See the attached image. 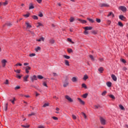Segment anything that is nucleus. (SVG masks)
Listing matches in <instances>:
<instances>
[{
    "instance_id": "f257e3e1",
    "label": "nucleus",
    "mask_w": 128,
    "mask_h": 128,
    "mask_svg": "<svg viewBox=\"0 0 128 128\" xmlns=\"http://www.w3.org/2000/svg\"><path fill=\"white\" fill-rule=\"evenodd\" d=\"M68 77H66V80L64 82V84H63L64 88H66V86H68L69 83H68Z\"/></svg>"
},
{
    "instance_id": "f03ea898",
    "label": "nucleus",
    "mask_w": 128,
    "mask_h": 128,
    "mask_svg": "<svg viewBox=\"0 0 128 128\" xmlns=\"http://www.w3.org/2000/svg\"><path fill=\"white\" fill-rule=\"evenodd\" d=\"M119 10H122L123 12H126V8L124 6H120L118 8Z\"/></svg>"
},
{
    "instance_id": "7ed1b4c3",
    "label": "nucleus",
    "mask_w": 128,
    "mask_h": 128,
    "mask_svg": "<svg viewBox=\"0 0 128 128\" xmlns=\"http://www.w3.org/2000/svg\"><path fill=\"white\" fill-rule=\"evenodd\" d=\"M65 98H66V100H68L69 102H74V100H72V98H70L68 96H66Z\"/></svg>"
},
{
    "instance_id": "20e7f679",
    "label": "nucleus",
    "mask_w": 128,
    "mask_h": 128,
    "mask_svg": "<svg viewBox=\"0 0 128 128\" xmlns=\"http://www.w3.org/2000/svg\"><path fill=\"white\" fill-rule=\"evenodd\" d=\"M100 8H108V6H110V5L106 3H103L100 4Z\"/></svg>"
},
{
    "instance_id": "39448f33",
    "label": "nucleus",
    "mask_w": 128,
    "mask_h": 128,
    "mask_svg": "<svg viewBox=\"0 0 128 128\" xmlns=\"http://www.w3.org/2000/svg\"><path fill=\"white\" fill-rule=\"evenodd\" d=\"M100 122L101 124H102L103 126L106 124V120L102 117L100 118Z\"/></svg>"
},
{
    "instance_id": "423d86ee",
    "label": "nucleus",
    "mask_w": 128,
    "mask_h": 128,
    "mask_svg": "<svg viewBox=\"0 0 128 128\" xmlns=\"http://www.w3.org/2000/svg\"><path fill=\"white\" fill-rule=\"evenodd\" d=\"M1 62L2 64V66H3V68H4V66H6V62H8L6 61V60L4 59L1 61Z\"/></svg>"
},
{
    "instance_id": "0eeeda50",
    "label": "nucleus",
    "mask_w": 128,
    "mask_h": 128,
    "mask_svg": "<svg viewBox=\"0 0 128 128\" xmlns=\"http://www.w3.org/2000/svg\"><path fill=\"white\" fill-rule=\"evenodd\" d=\"M30 78L32 82H34V80H38V78H36V75H34L30 77Z\"/></svg>"
},
{
    "instance_id": "6e6552de",
    "label": "nucleus",
    "mask_w": 128,
    "mask_h": 128,
    "mask_svg": "<svg viewBox=\"0 0 128 128\" xmlns=\"http://www.w3.org/2000/svg\"><path fill=\"white\" fill-rule=\"evenodd\" d=\"M30 66H27L26 67V74H28V72H30V71L28 70H30Z\"/></svg>"
},
{
    "instance_id": "1a4fd4ad",
    "label": "nucleus",
    "mask_w": 128,
    "mask_h": 128,
    "mask_svg": "<svg viewBox=\"0 0 128 128\" xmlns=\"http://www.w3.org/2000/svg\"><path fill=\"white\" fill-rule=\"evenodd\" d=\"M120 20H126V17L124 16V15H120L119 16Z\"/></svg>"
},
{
    "instance_id": "9d476101",
    "label": "nucleus",
    "mask_w": 128,
    "mask_h": 128,
    "mask_svg": "<svg viewBox=\"0 0 128 128\" xmlns=\"http://www.w3.org/2000/svg\"><path fill=\"white\" fill-rule=\"evenodd\" d=\"M84 30H92V26H86L84 28Z\"/></svg>"
},
{
    "instance_id": "9b49d317",
    "label": "nucleus",
    "mask_w": 128,
    "mask_h": 128,
    "mask_svg": "<svg viewBox=\"0 0 128 128\" xmlns=\"http://www.w3.org/2000/svg\"><path fill=\"white\" fill-rule=\"evenodd\" d=\"M30 78V76L26 75L24 77V82H28V78Z\"/></svg>"
},
{
    "instance_id": "f8f14e48",
    "label": "nucleus",
    "mask_w": 128,
    "mask_h": 128,
    "mask_svg": "<svg viewBox=\"0 0 128 128\" xmlns=\"http://www.w3.org/2000/svg\"><path fill=\"white\" fill-rule=\"evenodd\" d=\"M26 26L27 28H32V25L28 23V22H26Z\"/></svg>"
},
{
    "instance_id": "ddd939ff",
    "label": "nucleus",
    "mask_w": 128,
    "mask_h": 128,
    "mask_svg": "<svg viewBox=\"0 0 128 128\" xmlns=\"http://www.w3.org/2000/svg\"><path fill=\"white\" fill-rule=\"evenodd\" d=\"M33 8H34V6L32 3H30L29 4V10H32Z\"/></svg>"
},
{
    "instance_id": "4468645a",
    "label": "nucleus",
    "mask_w": 128,
    "mask_h": 128,
    "mask_svg": "<svg viewBox=\"0 0 128 128\" xmlns=\"http://www.w3.org/2000/svg\"><path fill=\"white\" fill-rule=\"evenodd\" d=\"M72 80L73 82H78V78L73 77L72 79Z\"/></svg>"
},
{
    "instance_id": "2eb2a0df",
    "label": "nucleus",
    "mask_w": 128,
    "mask_h": 128,
    "mask_svg": "<svg viewBox=\"0 0 128 128\" xmlns=\"http://www.w3.org/2000/svg\"><path fill=\"white\" fill-rule=\"evenodd\" d=\"M78 20L80 22H82V24H86V20H82L81 19H78Z\"/></svg>"
},
{
    "instance_id": "dca6fc26",
    "label": "nucleus",
    "mask_w": 128,
    "mask_h": 128,
    "mask_svg": "<svg viewBox=\"0 0 128 128\" xmlns=\"http://www.w3.org/2000/svg\"><path fill=\"white\" fill-rule=\"evenodd\" d=\"M64 64L66 66H70V62H68V60H64Z\"/></svg>"
},
{
    "instance_id": "f3484780",
    "label": "nucleus",
    "mask_w": 128,
    "mask_h": 128,
    "mask_svg": "<svg viewBox=\"0 0 128 128\" xmlns=\"http://www.w3.org/2000/svg\"><path fill=\"white\" fill-rule=\"evenodd\" d=\"M78 100L80 102V104H84V102L82 100V99L80 98H78Z\"/></svg>"
},
{
    "instance_id": "a211bd4d",
    "label": "nucleus",
    "mask_w": 128,
    "mask_h": 128,
    "mask_svg": "<svg viewBox=\"0 0 128 128\" xmlns=\"http://www.w3.org/2000/svg\"><path fill=\"white\" fill-rule=\"evenodd\" d=\"M78 100L80 102V104H84V102L82 100V99L80 98H78Z\"/></svg>"
},
{
    "instance_id": "6ab92c4d",
    "label": "nucleus",
    "mask_w": 128,
    "mask_h": 128,
    "mask_svg": "<svg viewBox=\"0 0 128 128\" xmlns=\"http://www.w3.org/2000/svg\"><path fill=\"white\" fill-rule=\"evenodd\" d=\"M37 42H44V37L40 38L39 39L36 40Z\"/></svg>"
},
{
    "instance_id": "aec40b11",
    "label": "nucleus",
    "mask_w": 128,
    "mask_h": 128,
    "mask_svg": "<svg viewBox=\"0 0 128 128\" xmlns=\"http://www.w3.org/2000/svg\"><path fill=\"white\" fill-rule=\"evenodd\" d=\"M94 106L95 110H98V108H100V104L94 105Z\"/></svg>"
},
{
    "instance_id": "412c9836",
    "label": "nucleus",
    "mask_w": 128,
    "mask_h": 128,
    "mask_svg": "<svg viewBox=\"0 0 128 128\" xmlns=\"http://www.w3.org/2000/svg\"><path fill=\"white\" fill-rule=\"evenodd\" d=\"M98 72L102 74V72H104V68L102 67H100L98 69Z\"/></svg>"
},
{
    "instance_id": "4be33fe9",
    "label": "nucleus",
    "mask_w": 128,
    "mask_h": 128,
    "mask_svg": "<svg viewBox=\"0 0 128 128\" xmlns=\"http://www.w3.org/2000/svg\"><path fill=\"white\" fill-rule=\"evenodd\" d=\"M49 42L50 44H54V39H52V38L50 39L49 40Z\"/></svg>"
},
{
    "instance_id": "5701e85b",
    "label": "nucleus",
    "mask_w": 128,
    "mask_h": 128,
    "mask_svg": "<svg viewBox=\"0 0 128 128\" xmlns=\"http://www.w3.org/2000/svg\"><path fill=\"white\" fill-rule=\"evenodd\" d=\"M6 25L8 26H12V24L10 22H7L6 24Z\"/></svg>"
},
{
    "instance_id": "b1692460",
    "label": "nucleus",
    "mask_w": 128,
    "mask_h": 128,
    "mask_svg": "<svg viewBox=\"0 0 128 128\" xmlns=\"http://www.w3.org/2000/svg\"><path fill=\"white\" fill-rule=\"evenodd\" d=\"M63 58H66V60H70V56L66 55H63Z\"/></svg>"
},
{
    "instance_id": "393cba45",
    "label": "nucleus",
    "mask_w": 128,
    "mask_h": 128,
    "mask_svg": "<svg viewBox=\"0 0 128 128\" xmlns=\"http://www.w3.org/2000/svg\"><path fill=\"white\" fill-rule=\"evenodd\" d=\"M106 86L108 88H110V86H112V82H106Z\"/></svg>"
},
{
    "instance_id": "a878e982",
    "label": "nucleus",
    "mask_w": 128,
    "mask_h": 128,
    "mask_svg": "<svg viewBox=\"0 0 128 128\" xmlns=\"http://www.w3.org/2000/svg\"><path fill=\"white\" fill-rule=\"evenodd\" d=\"M88 93H86L82 96V97L84 98H88Z\"/></svg>"
},
{
    "instance_id": "bb28decb",
    "label": "nucleus",
    "mask_w": 128,
    "mask_h": 128,
    "mask_svg": "<svg viewBox=\"0 0 128 128\" xmlns=\"http://www.w3.org/2000/svg\"><path fill=\"white\" fill-rule=\"evenodd\" d=\"M112 80H114V82H116V80H118L116 76L114 74H112Z\"/></svg>"
},
{
    "instance_id": "cd10ccee",
    "label": "nucleus",
    "mask_w": 128,
    "mask_h": 128,
    "mask_svg": "<svg viewBox=\"0 0 128 128\" xmlns=\"http://www.w3.org/2000/svg\"><path fill=\"white\" fill-rule=\"evenodd\" d=\"M88 75L85 74L83 78V80H88Z\"/></svg>"
},
{
    "instance_id": "c85d7f7f",
    "label": "nucleus",
    "mask_w": 128,
    "mask_h": 128,
    "mask_svg": "<svg viewBox=\"0 0 128 128\" xmlns=\"http://www.w3.org/2000/svg\"><path fill=\"white\" fill-rule=\"evenodd\" d=\"M118 26H120L121 28H122V26H124V24H122V23L120 22H118Z\"/></svg>"
},
{
    "instance_id": "c756f323",
    "label": "nucleus",
    "mask_w": 128,
    "mask_h": 128,
    "mask_svg": "<svg viewBox=\"0 0 128 128\" xmlns=\"http://www.w3.org/2000/svg\"><path fill=\"white\" fill-rule=\"evenodd\" d=\"M70 22H74V18L73 17H70Z\"/></svg>"
},
{
    "instance_id": "7c9ffc66",
    "label": "nucleus",
    "mask_w": 128,
    "mask_h": 128,
    "mask_svg": "<svg viewBox=\"0 0 128 128\" xmlns=\"http://www.w3.org/2000/svg\"><path fill=\"white\" fill-rule=\"evenodd\" d=\"M50 106L49 103H46L43 105L42 107L43 108H46V106Z\"/></svg>"
},
{
    "instance_id": "2f4dec72",
    "label": "nucleus",
    "mask_w": 128,
    "mask_h": 128,
    "mask_svg": "<svg viewBox=\"0 0 128 128\" xmlns=\"http://www.w3.org/2000/svg\"><path fill=\"white\" fill-rule=\"evenodd\" d=\"M8 104L7 103V104H6L5 108H4V110L5 112H6V110H8Z\"/></svg>"
},
{
    "instance_id": "473e14b6",
    "label": "nucleus",
    "mask_w": 128,
    "mask_h": 128,
    "mask_svg": "<svg viewBox=\"0 0 128 128\" xmlns=\"http://www.w3.org/2000/svg\"><path fill=\"white\" fill-rule=\"evenodd\" d=\"M88 20L90 22H94V21L92 20V18H87Z\"/></svg>"
},
{
    "instance_id": "72a5a7b5",
    "label": "nucleus",
    "mask_w": 128,
    "mask_h": 128,
    "mask_svg": "<svg viewBox=\"0 0 128 128\" xmlns=\"http://www.w3.org/2000/svg\"><path fill=\"white\" fill-rule=\"evenodd\" d=\"M82 116H83L84 118L86 119V115L84 112H82Z\"/></svg>"
},
{
    "instance_id": "f704fd0d",
    "label": "nucleus",
    "mask_w": 128,
    "mask_h": 128,
    "mask_svg": "<svg viewBox=\"0 0 128 128\" xmlns=\"http://www.w3.org/2000/svg\"><path fill=\"white\" fill-rule=\"evenodd\" d=\"M89 58L92 60H94V56L92 55H90Z\"/></svg>"
},
{
    "instance_id": "c9c22d12",
    "label": "nucleus",
    "mask_w": 128,
    "mask_h": 128,
    "mask_svg": "<svg viewBox=\"0 0 128 128\" xmlns=\"http://www.w3.org/2000/svg\"><path fill=\"white\" fill-rule=\"evenodd\" d=\"M82 88H88V87L86 86V84H82Z\"/></svg>"
},
{
    "instance_id": "e433bc0d",
    "label": "nucleus",
    "mask_w": 128,
    "mask_h": 128,
    "mask_svg": "<svg viewBox=\"0 0 128 128\" xmlns=\"http://www.w3.org/2000/svg\"><path fill=\"white\" fill-rule=\"evenodd\" d=\"M38 78L39 80H42V78H44V76H42V75H39V76H38Z\"/></svg>"
},
{
    "instance_id": "4c0bfd02",
    "label": "nucleus",
    "mask_w": 128,
    "mask_h": 128,
    "mask_svg": "<svg viewBox=\"0 0 128 128\" xmlns=\"http://www.w3.org/2000/svg\"><path fill=\"white\" fill-rule=\"evenodd\" d=\"M36 52H38V50H40V47L38 46L35 48Z\"/></svg>"
},
{
    "instance_id": "58836bf2",
    "label": "nucleus",
    "mask_w": 128,
    "mask_h": 128,
    "mask_svg": "<svg viewBox=\"0 0 128 128\" xmlns=\"http://www.w3.org/2000/svg\"><path fill=\"white\" fill-rule=\"evenodd\" d=\"M120 62H122L124 64L126 63V61L124 59H123V58L120 59Z\"/></svg>"
},
{
    "instance_id": "ea45409f",
    "label": "nucleus",
    "mask_w": 128,
    "mask_h": 128,
    "mask_svg": "<svg viewBox=\"0 0 128 128\" xmlns=\"http://www.w3.org/2000/svg\"><path fill=\"white\" fill-rule=\"evenodd\" d=\"M38 26H36V28H40V26H42V24L40 22L38 23Z\"/></svg>"
},
{
    "instance_id": "a19ab883",
    "label": "nucleus",
    "mask_w": 128,
    "mask_h": 128,
    "mask_svg": "<svg viewBox=\"0 0 128 128\" xmlns=\"http://www.w3.org/2000/svg\"><path fill=\"white\" fill-rule=\"evenodd\" d=\"M32 18H34V20H38V16H32Z\"/></svg>"
},
{
    "instance_id": "79ce46f5",
    "label": "nucleus",
    "mask_w": 128,
    "mask_h": 128,
    "mask_svg": "<svg viewBox=\"0 0 128 128\" xmlns=\"http://www.w3.org/2000/svg\"><path fill=\"white\" fill-rule=\"evenodd\" d=\"M68 52H69V54H70V52H72V48H68Z\"/></svg>"
},
{
    "instance_id": "37998d69",
    "label": "nucleus",
    "mask_w": 128,
    "mask_h": 128,
    "mask_svg": "<svg viewBox=\"0 0 128 128\" xmlns=\"http://www.w3.org/2000/svg\"><path fill=\"white\" fill-rule=\"evenodd\" d=\"M22 128H30V125H22Z\"/></svg>"
},
{
    "instance_id": "c03bdc74",
    "label": "nucleus",
    "mask_w": 128,
    "mask_h": 128,
    "mask_svg": "<svg viewBox=\"0 0 128 128\" xmlns=\"http://www.w3.org/2000/svg\"><path fill=\"white\" fill-rule=\"evenodd\" d=\"M29 56H30L31 58L32 56H36V54L32 53L29 54Z\"/></svg>"
},
{
    "instance_id": "a18cd8bd",
    "label": "nucleus",
    "mask_w": 128,
    "mask_h": 128,
    "mask_svg": "<svg viewBox=\"0 0 128 128\" xmlns=\"http://www.w3.org/2000/svg\"><path fill=\"white\" fill-rule=\"evenodd\" d=\"M14 72L17 74H20V70H14Z\"/></svg>"
},
{
    "instance_id": "49530a36",
    "label": "nucleus",
    "mask_w": 128,
    "mask_h": 128,
    "mask_svg": "<svg viewBox=\"0 0 128 128\" xmlns=\"http://www.w3.org/2000/svg\"><path fill=\"white\" fill-rule=\"evenodd\" d=\"M106 91H104L102 94V96H106Z\"/></svg>"
},
{
    "instance_id": "de8ad7c7",
    "label": "nucleus",
    "mask_w": 128,
    "mask_h": 128,
    "mask_svg": "<svg viewBox=\"0 0 128 128\" xmlns=\"http://www.w3.org/2000/svg\"><path fill=\"white\" fill-rule=\"evenodd\" d=\"M35 114H36V113L32 112L30 114H28V116H34Z\"/></svg>"
},
{
    "instance_id": "09e8293b",
    "label": "nucleus",
    "mask_w": 128,
    "mask_h": 128,
    "mask_svg": "<svg viewBox=\"0 0 128 128\" xmlns=\"http://www.w3.org/2000/svg\"><path fill=\"white\" fill-rule=\"evenodd\" d=\"M24 18H28V16H30V13H28V14L24 15Z\"/></svg>"
},
{
    "instance_id": "8fccbe9b",
    "label": "nucleus",
    "mask_w": 128,
    "mask_h": 128,
    "mask_svg": "<svg viewBox=\"0 0 128 128\" xmlns=\"http://www.w3.org/2000/svg\"><path fill=\"white\" fill-rule=\"evenodd\" d=\"M84 34H88V30H84Z\"/></svg>"
},
{
    "instance_id": "3c124183",
    "label": "nucleus",
    "mask_w": 128,
    "mask_h": 128,
    "mask_svg": "<svg viewBox=\"0 0 128 128\" xmlns=\"http://www.w3.org/2000/svg\"><path fill=\"white\" fill-rule=\"evenodd\" d=\"M38 16H40V18H42V16H44V15L42 14V13L40 12L38 14Z\"/></svg>"
},
{
    "instance_id": "603ef678",
    "label": "nucleus",
    "mask_w": 128,
    "mask_h": 128,
    "mask_svg": "<svg viewBox=\"0 0 128 128\" xmlns=\"http://www.w3.org/2000/svg\"><path fill=\"white\" fill-rule=\"evenodd\" d=\"M52 118L53 120H58V118L56 116H52Z\"/></svg>"
},
{
    "instance_id": "864d4df0",
    "label": "nucleus",
    "mask_w": 128,
    "mask_h": 128,
    "mask_svg": "<svg viewBox=\"0 0 128 128\" xmlns=\"http://www.w3.org/2000/svg\"><path fill=\"white\" fill-rule=\"evenodd\" d=\"M14 100H16V98H14L13 100H12V102L13 104H14Z\"/></svg>"
},
{
    "instance_id": "5fc2aeb1",
    "label": "nucleus",
    "mask_w": 128,
    "mask_h": 128,
    "mask_svg": "<svg viewBox=\"0 0 128 128\" xmlns=\"http://www.w3.org/2000/svg\"><path fill=\"white\" fill-rule=\"evenodd\" d=\"M96 22L100 24V19L96 18Z\"/></svg>"
},
{
    "instance_id": "6e6d98bb",
    "label": "nucleus",
    "mask_w": 128,
    "mask_h": 128,
    "mask_svg": "<svg viewBox=\"0 0 128 128\" xmlns=\"http://www.w3.org/2000/svg\"><path fill=\"white\" fill-rule=\"evenodd\" d=\"M5 84H8V80H6V82H4Z\"/></svg>"
},
{
    "instance_id": "4d7b16f0",
    "label": "nucleus",
    "mask_w": 128,
    "mask_h": 128,
    "mask_svg": "<svg viewBox=\"0 0 128 128\" xmlns=\"http://www.w3.org/2000/svg\"><path fill=\"white\" fill-rule=\"evenodd\" d=\"M120 109L122 110H124V106H122V105H120Z\"/></svg>"
},
{
    "instance_id": "13d9d810",
    "label": "nucleus",
    "mask_w": 128,
    "mask_h": 128,
    "mask_svg": "<svg viewBox=\"0 0 128 128\" xmlns=\"http://www.w3.org/2000/svg\"><path fill=\"white\" fill-rule=\"evenodd\" d=\"M3 6H6L8 4V1H6V2H4L2 3Z\"/></svg>"
},
{
    "instance_id": "bf43d9fd",
    "label": "nucleus",
    "mask_w": 128,
    "mask_h": 128,
    "mask_svg": "<svg viewBox=\"0 0 128 128\" xmlns=\"http://www.w3.org/2000/svg\"><path fill=\"white\" fill-rule=\"evenodd\" d=\"M28 32L32 34V36H34V32L30 30H28Z\"/></svg>"
},
{
    "instance_id": "052dcab7",
    "label": "nucleus",
    "mask_w": 128,
    "mask_h": 128,
    "mask_svg": "<svg viewBox=\"0 0 128 128\" xmlns=\"http://www.w3.org/2000/svg\"><path fill=\"white\" fill-rule=\"evenodd\" d=\"M72 118L74 120H76V116L74 115H72Z\"/></svg>"
},
{
    "instance_id": "680f3d73",
    "label": "nucleus",
    "mask_w": 128,
    "mask_h": 128,
    "mask_svg": "<svg viewBox=\"0 0 128 128\" xmlns=\"http://www.w3.org/2000/svg\"><path fill=\"white\" fill-rule=\"evenodd\" d=\"M16 78H19L20 80V78H22V76H20L18 74H17Z\"/></svg>"
},
{
    "instance_id": "e2e57ef3",
    "label": "nucleus",
    "mask_w": 128,
    "mask_h": 128,
    "mask_svg": "<svg viewBox=\"0 0 128 128\" xmlns=\"http://www.w3.org/2000/svg\"><path fill=\"white\" fill-rule=\"evenodd\" d=\"M20 86H16L15 88V90H20Z\"/></svg>"
},
{
    "instance_id": "0e129e2a",
    "label": "nucleus",
    "mask_w": 128,
    "mask_h": 128,
    "mask_svg": "<svg viewBox=\"0 0 128 128\" xmlns=\"http://www.w3.org/2000/svg\"><path fill=\"white\" fill-rule=\"evenodd\" d=\"M16 66H22V64H16Z\"/></svg>"
},
{
    "instance_id": "69168bd1",
    "label": "nucleus",
    "mask_w": 128,
    "mask_h": 128,
    "mask_svg": "<svg viewBox=\"0 0 128 128\" xmlns=\"http://www.w3.org/2000/svg\"><path fill=\"white\" fill-rule=\"evenodd\" d=\"M43 86H46V87H48V85H46V82H43Z\"/></svg>"
},
{
    "instance_id": "338daca9",
    "label": "nucleus",
    "mask_w": 128,
    "mask_h": 128,
    "mask_svg": "<svg viewBox=\"0 0 128 128\" xmlns=\"http://www.w3.org/2000/svg\"><path fill=\"white\" fill-rule=\"evenodd\" d=\"M92 34H96V30H93L92 31Z\"/></svg>"
},
{
    "instance_id": "774afa93",
    "label": "nucleus",
    "mask_w": 128,
    "mask_h": 128,
    "mask_svg": "<svg viewBox=\"0 0 128 128\" xmlns=\"http://www.w3.org/2000/svg\"><path fill=\"white\" fill-rule=\"evenodd\" d=\"M38 128H44V126H38Z\"/></svg>"
}]
</instances>
